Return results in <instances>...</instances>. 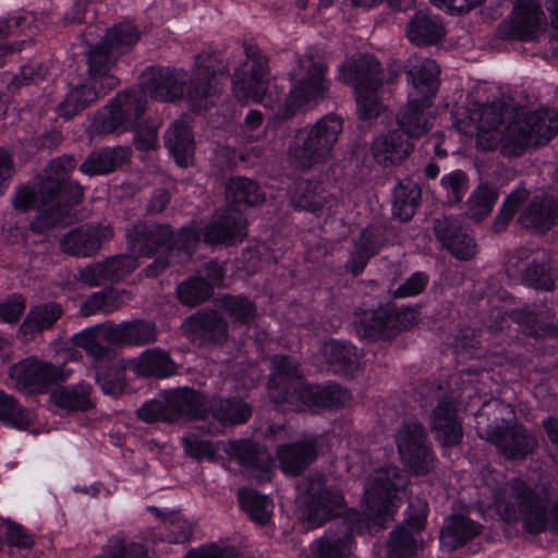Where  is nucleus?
I'll use <instances>...</instances> for the list:
<instances>
[{"mask_svg":"<svg viewBox=\"0 0 558 558\" xmlns=\"http://www.w3.org/2000/svg\"><path fill=\"white\" fill-rule=\"evenodd\" d=\"M405 483V476L397 466L374 471L365 484L367 511L360 513L351 510L330 525L313 545L317 558H347L351 554L355 533H362L365 529L376 533L384 529L395 511V495Z\"/></svg>","mask_w":558,"mask_h":558,"instance_id":"nucleus-1","label":"nucleus"},{"mask_svg":"<svg viewBox=\"0 0 558 558\" xmlns=\"http://www.w3.org/2000/svg\"><path fill=\"white\" fill-rule=\"evenodd\" d=\"M482 494L501 520L522 523L523 530L536 535L549 526L558 525V504L548 493L522 477L507 480L500 472L487 471L483 475Z\"/></svg>","mask_w":558,"mask_h":558,"instance_id":"nucleus-2","label":"nucleus"},{"mask_svg":"<svg viewBox=\"0 0 558 558\" xmlns=\"http://www.w3.org/2000/svg\"><path fill=\"white\" fill-rule=\"evenodd\" d=\"M229 74V65L217 52L195 57L192 74L183 69L151 66L141 76L145 93L160 101H178L185 97L194 108L221 92L217 76Z\"/></svg>","mask_w":558,"mask_h":558,"instance_id":"nucleus-3","label":"nucleus"},{"mask_svg":"<svg viewBox=\"0 0 558 558\" xmlns=\"http://www.w3.org/2000/svg\"><path fill=\"white\" fill-rule=\"evenodd\" d=\"M270 399L294 411L342 407L351 398L350 392L338 385L325 387L306 383L300 364L289 355H274L268 380Z\"/></svg>","mask_w":558,"mask_h":558,"instance_id":"nucleus-4","label":"nucleus"},{"mask_svg":"<svg viewBox=\"0 0 558 558\" xmlns=\"http://www.w3.org/2000/svg\"><path fill=\"white\" fill-rule=\"evenodd\" d=\"M342 129V119L333 113L320 118L314 124L298 129L288 147L289 163L300 171L326 163Z\"/></svg>","mask_w":558,"mask_h":558,"instance_id":"nucleus-5","label":"nucleus"},{"mask_svg":"<svg viewBox=\"0 0 558 558\" xmlns=\"http://www.w3.org/2000/svg\"><path fill=\"white\" fill-rule=\"evenodd\" d=\"M326 71V64L313 54L296 57L295 66L289 72L294 84L284 100V118L293 117L299 109L326 96L329 89Z\"/></svg>","mask_w":558,"mask_h":558,"instance_id":"nucleus-6","label":"nucleus"},{"mask_svg":"<svg viewBox=\"0 0 558 558\" xmlns=\"http://www.w3.org/2000/svg\"><path fill=\"white\" fill-rule=\"evenodd\" d=\"M558 133V113L554 110L518 111L507 132L512 144L508 155L519 156L529 146L549 142Z\"/></svg>","mask_w":558,"mask_h":558,"instance_id":"nucleus-7","label":"nucleus"},{"mask_svg":"<svg viewBox=\"0 0 558 558\" xmlns=\"http://www.w3.org/2000/svg\"><path fill=\"white\" fill-rule=\"evenodd\" d=\"M307 501L301 519L306 529H316L332 518L339 517L345 500L341 488L327 483L325 476L316 474L307 478Z\"/></svg>","mask_w":558,"mask_h":558,"instance_id":"nucleus-8","label":"nucleus"},{"mask_svg":"<svg viewBox=\"0 0 558 558\" xmlns=\"http://www.w3.org/2000/svg\"><path fill=\"white\" fill-rule=\"evenodd\" d=\"M146 102L147 94L143 87L140 90L121 92L105 108L107 113L100 112L95 117L94 125L101 133L126 131L135 126L143 117Z\"/></svg>","mask_w":558,"mask_h":558,"instance_id":"nucleus-9","label":"nucleus"},{"mask_svg":"<svg viewBox=\"0 0 558 558\" xmlns=\"http://www.w3.org/2000/svg\"><path fill=\"white\" fill-rule=\"evenodd\" d=\"M354 315L359 336L371 341L391 339L408 327V316L414 318V312L400 311L390 304L376 310H359Z\"/></svg>","mask_w":558,"mask_h":558,"instance_id":"nucleus-10","label":"nucleus"},{"mask_svg":"<svg viewBox=\"0 0 558 558\" xmlns=\"http://www.w3.org/2000/svg\"><path fill=\"white\" fill-rule=\"evenodd\" d=\"M246 58L252 61L247 71H235L233 92L240 100L262 101L269 76L268 58L252 44L244 46Z\"/></svg>","mask_w":558,"mask_h":558,"instance_id":"nucleus-11","label":"nucleus"},{"mask_svg":"<svg viewBox=\"0 0 558 558\" xmlns=\"http://www.w3.org/2000/svg\"><path fill=\"white\" fill-rule=\"evenodd\" d=\"M397 446L403 462L415 473L428 472L433 454L424 426L417 422L402 425L397 435Z\"/></svg>","mask_w":558,"mask_h":558,"instance_id":"nucleus-12","label":"nucleus"},{"mask_svg":"<svg viewBox=\"0 0 558 558\" xmlns=\"http://www.w3.org/2000/svg\"><path fill=\"white\" fill-rule=\"evenodd\" d=\"M208 420L198 425L205 433L217 435L225 427L244 424L252 416V407L239 397H213L207 400Z\"/></svg>","mask_w":558,"mask_h":558,"instance_id":"nucleus-13","label":"nucleus"},{"mask_svg":"<svg viewBox=\"0 0 558 558\" xmlns=\"http://www.w3.org/2000/svg\"><path fill=\"white\" fill-rule=\"evenodd\" d=\"M16 388L29 393L43 392L49 385L65 380L63 371L52 364L27 357L10 367Z\"/></svg>","mask_w":558,"mask_h":558,"instance_id":"nucleus-14","label":"nucleus"},{"mask_svg":"<svg viewBox=\"0 0 558 558\" xmlns=\"http://www.w3.org/2000/svg\"><path fill=\"white\" fill-rule=\"evenodd\" d=\"M113 238L110 225H85L66 232L60 246L62 252L75 257H93L101 248V245Z\"/></svg>","mask_w":558,"mask_h":558,"instance_id":"nucleus-15","label":"nucleus"},{"mask_svg":"<svg viewBox=\"0 0 558 558\" xmlns=\"http://www.w3.org/2000/svg\"><path fill=\"white\" fill-rule=\"evenodd\" d=\"M129 251L137 256H151L172 243L173 233L168 225L137 221L125 230Z\"/></svg>","mask_w":558,"mask_h":558,"instance_id":"nucleus-16","label":"nucleus"},{"mask_svg":"<svg viewBox=\"0 0 558 558\" xmlns=\"http://www.w3.org/2000/svg\"><path fill=\"white\" fill-rule=\"evenodd\" d=\"M119 84V78L107 77L102 85H100L87 77L84 83L70 88L64 99L58 105L57 112L61 118L71 119L105 97L109 92L117 88Z\"/></svg>","mask_w":558,"mask_h":558,"instance_id":"nucleus-17","label":"nucleus"},{"mask_svg":"<svg viewBox=\"0 0 558 558\" xmlns=\"http://www.w3.org/2000/svg\"><path fill=\"white\" fill-rule=\"evenodd\" d=\"M543 12L535 0H518L511 15L498 28L502 38L532 40L541 25Z\"/></svg>","mask_w":558,"mask_h":558,"instance_id":"nucleus-18","label":"nucleus"},{"mask_svg":"<svg viewBox=\"0 0 558 558\" xmlns=\"http://www.w3.org/2000/svg\"><path fill=\"white\" fill-rule=\"evenodd\" d=\"M201 234L209 244L235 245L247 235V219L241 211H225L215 215Z\"/></svg>","mask_w":558,"mask_h":558,"instance_id":"nucleus-19","label":"nucleus"},{"mask_svg":"<svg viewBox=\"0 0 558 558\" xmlns=\"http://www.w3.org/2000/svg\"><path fill=\"white\" fill-rule=\"evenodd\" d=\"M340 80L355 90L377 92L383 85L380 63L374 56H355L340 68Z\"/></svg>","mask_w":558,"mask_h":558,"instance_id":"nucleus-20","label":"nucleus"},{"mask_svg":"<svg viewBox=\"0 0 558 558\" xmlns=\"http://www.w3.org/2000/svg\"><path fill=\"white\" fill-rule=\"evenodd\" d=\"M420 511L405 520V525L398 526L390 533L387 558H413L417 547L420 532L425 523L426 504L418 501Z\"/></svg>","mask_w":558,"mask_h":558,"instance_id":"nucleus-21","label":"nucleus"},{"mask_svg":"<svg viewBox=\"0 0 558 558\" xmlns=\"http://www.w3.org/2000/svg\"><path fill=\"white\" fill-rule=\"evenodd\" d=\"M225 452L238 461L259 482L270 480L271 458L259 445L248 440L229 441Z\"/></svg>","mask_w":558,"mask_h":558,"instance_id":"nucleus-22","label":"nucleus"},{"mask_svg":"<svg viewBox=\"0 0 558 558\" xmlns=\"http://www.w3.org/2000/svg\"><path fill=\"white\" fill-rule=\"evenodd\" d=\"M184 329L191 341L198 345L222 342L228 336L227 322L215 311L193 315L185 323Z\"/></svg>","mask_w":558,"mask_h":558,"instance_id":"nucleus-23","label":"nucleus"},{"mask_svg":"<svg viewBox=\"0 0 558 558\" xmlns=\"http://www.w3.org/2000/svg\"><path fill=\"white\" fill-rule=\"evenodd\" d=\"M172 422L181 416H189L201 421V424L208 420L207 400L198 391L183 387L165 391Z\"/></svg>","mask_w":558,"mask_h":558,"instance_id":"nucleus-24","label":"nucleus"},{"mask_svg":"<svg viewBox=\"0 0 558 558\" xmlns=\"http://www.w3.org/2000/svg\"><path fill=\"white\" fill-rule=\"evenodd\" d=\"M518 110L512 106L494 102L483 107L478 117V130L486 133H494L492 136L495 141H500L502 150L508 155V150L512 148V144L507 141V132L510 123L517 119Z\"/></svg>","mask_w":558,"mask_h":558,"instance_id":"nucleus-25","label":"nucleus"},{"mask_svg":"<svg viewBox=\"0 0 558 558\" xmlns=\"http://www.w3.org/2000/svg\"><path fill=\"white\" fill-rule=\"evenodd\" d=\"M414 144L400 130H393L378 136L372 145V153L377 163L388 167L400 165L413 151Z\"/></svg>","mask_w":558,"mask_h":558,"instance_id":"nucleus-26","label":"nucleus"},{"mask_svg":"<svg viewBox=\"0 0 558 558\" xmlns=\"http://www.w3.org/2000/svg\"><path fill=\"white\" fill-rule=\"evenodd\" d=\"M317 442L318 437L312 436L280 446L277 456L281 470L289 475H299L316 459Z\"/></svg>","mask_w":558,"mask_h":558,"instance_id":"nucleus-27","label":"nucleus"},{"mask_svg":"<svg viewBox=\"0 0 558 558\" xmlns=\"http://www.w3.org/2000/svg\"><path fill=\"white\" fill-rule=\"evenodd\" d=\"M430 105L429 100L425 101V99H418L411 95L408 105L397 114L398 130L409 136L411 141L427 133L432 117L426 109Z\"/></svg>","mask_w":558,"mask_h":558,"instance_id":"nucleus-28","label":"nucleus"},{"mask_svg":"<svg viewBox=\"0 0 558 558\" xmlns=\"http://www.w3.org/2000/svg\"><path fill=\"white\" fill-rule=\"evenodd\" d=\"M432 430L436 439L445 447L460 444L463 432L456 409L450 402H440L433 411Z\"/></svg>","mask_w":558,"mask_h":558,"instance_id":"nucleus-29","label":"nucleus"},{"mask_svg":"<svg viewBox=\"0 0 558 558\" xmlns=\"http://www.w3.org/2000/svg\"><path fill=\"white\" fill-rule=\"evenodd\" d=\"M494 445L507 459L523 460L536 449L538 442L523 426L515 425L511 428L507 426Z\"/></svg>","mask_w":558,"mask_h":558,"instance_id":"nucleus-30","label":"nucleus"},{"mask_svg":"<svg viewBox=\"0 0 558 558\" xmlns=\"http://www.w3.org/2000/svg\"><path fill=\"white\" fill-rule=\"evenodd\" d=\"M113 330V323L107 322L75 333L71 341L94 359L100 360L108 353L109 345H116Z\"/></svg>","mask_w":558,"mask_h":558,"instance_id":"nucleus-31","label":"nucleus"},{"mask_svg":"<svg viewBox=\"0 0 558 558\" xmlns=\"http://www.w3.org/2000/svg\"><path fill=\"white\" fill-rule=\"evenodd\" d=\"M63 313V306L58 302L51 301L34 305L26 314L19 332L23 337L33 338L45 330L51 329Z\"/></svg>","mask_w":558,"mask_h":558,"instance_id":"nucleus-32","label":"nucleus"},{"mask_svg":"<svg viewBox=\"0 0 558 558\" xmlns=\"http://www.w3.org/2000/svg\"><path fill=\"white\" fill-rule=\"evenodd\" d=\"M407 73L415 89L414 97L430 101L439 87L440 69L436 61L432 59L412 61Z\"/></svg>","mask_w":558,"mask_h":558,"instance_id":"nucleus-33","label":"nucleus"},{"mask_svg":"<svg viewBox=\"0 0 558 558\" xmlns=\"http://www.w3.org/2000/svg\"><path fill=\"white\" fill-rule=\"evenodd\" d=\"M507 405L499 400L485 402L475 414V429L477 435L490 444L498 440L506 426L504 413Z\"/></svg>","mask_w":558,"mask_h":558,"instance_id":"nucleus-34","label":"nucleus"},{"mask_svg":"<svg viewBox=\"0 0 558 558\" xmlns=\"http://www.w3.org/2000/svg\"><path fill=\"white\" fill-rule=\"evenodd\" d=\"M129 156L130 150L122 146L95 149L80 166V171L90 177L106 174L124 163Z\"/></svg>","mask_w":558,"mask_h":558,"instance_id":"nucleus-35","label":"nucleus"},{"mask_svg":"<svg viewBox=\"0 0 558 558\" xmlns=\"http://www.w3.org/2000/svg\"><path fill=\"white\" fill-rule=\"evenodd\" d=\"M481 532V525L463 514H457L445 521L440 531L441 546L454 550L473 539Z\"/></svg>","mask_w":558,"mask_h":558,"instance_id":"nucleus-36","label":"nucleus"},{"mask_svg":"<svg viewBox=\"0 0 558 558\" xmlns=\"http://www.w3.org/2000/svg\"><path fill=\"white\" fill-rule=\"evenodd\" d=\"M323 355L333 373L353 374L360 365L356 348L347 341L330 340L323 347Z\"/></svg>","mask_w":558,"mask_h":558,"instance_id":"nucleus-37","label":"nucleus"},{"mask_svg":"<svg viewBox=\"0 0 558 558\" xmlns=\"http://www.w3.org/2000/svg\"><path fill=\"white\" fill-rule=\"evenodd\" d=\"M165 144L178 165L186 167L194 156V138L189 125L182 121H174L165 134Z\"/></svg>","mask_w":558,"mask_h":558,"instance_id":"nucleus-38","label":"nucleus"},{"mask_svg":"<svg viewBox=\"0 0 558 558\" xmlns=\"http://www.w3.org/2000/svg\"><path fill=\"white\" fill-rule=\"evenodd\" d=\"M116 345H146L157 340V327L154 323L136 319L113 324Z\"/></svg>","mask_w":558,"mask_h":558,"instance_id":"nucleus-39","label":"nucleus"},{"mask_svg":"<svg viewBox=\"0 0 558 558\" xmlns=\"http://www.w3.org/2000/svg\"><path fill=\"white\" fill-rule=\"evenodd\" d=\"M407 34L416 46H428L445 35V28L438 17L420 11L409 22Z\"/></svg>","mask_w":558,"mask_h":558,"instance_id":"nucleus-40","label":"nucleus"},{"mask_svg":"<svg viewBox=\"0 0 558 558\" xmlns=\"http://www.w3.org/2000/svg\"><path fill=\"white\" fill-rule=\"evenodd\" d=\"M226 201L229 206L257 207L265 202V193L247 178H233L226 185ZM233 209V208H230Z\"/></svg>","mask_w":558,"mask_h":558,"instance_id":"nucleus-41","label":"nucleus"},{"mask_svg":"<svg viewBox=\"0 0 558 558\" xmlns=\"http://www.w3.org/2000/svg\"><path fill=\"white\" fill-rule=\"evenodd\" d=\"M118 58L119 52L112 50L102 40L95 45L87 54L88 78L100 85L107 77L118 78L111 73Z\"/></svg>","mask_w":558,"mask_h":558,"instance_id":"nucleus-42","label":"nucleus"},{"mask_svg":"<svg viewBox=\"0 0 558 558\" xmlns=\"http://www.w3.org/2000/svg\"><path fill=\"white\" fill-rule=\"evenodd\" d=\"M76 167V160L73 156L64 155L51 160L39 180L43 192L56 198L58 189L69 180V172Z\"/></svg>","mask_w":558,"mask_h":558,"instance_id":"nucleus-43","label":"nucleus"},{"mask_svg":"<svg viewBox=\"0 0 558 558\" xmlns=\"http://www.w3.org/2000/svg\"><path fill=\"white\" fill-rule=\"evenodd\" d=\"M12 203L15 209H54V197L46 195L39 182L19 186Z\"/></svg>","mask_w":558,"mask_h":558,"instance_id":"nucleus-44","label":"nucleus"},{"mask_svg":"<svg viewBox=\"0 0 558 558\" xmlns=\"http://www.w3.org/2000/svg\"><path fill=\"white\" fill-rule=\"evenodd\" d=\"M239 500L242 509L258 524H266L272 513V501L265 495L258 494L254 489H241Z\"/></svg>","mask_w":558,"mask_h":558,"instance_id":"nucleus-45","label":"nucleus"},{"mask_svg":"<svg viewBox=\"0 0 558 558\" xmlns=\"http://www.w3.org/2000/svg\"><path fill=\"white\" fill-rule=\"evenodd\" d=\"M136 369L143 376L167 377L173 372V363L165 351L151 349L140 355Z\"/></svg>","mask_w":558,"mask_h":558,"instance_id":"nucleus-46","label":"nucleus"},{"mask_svg":"<svg viewBox=\"0 0 558 558\" xmlns=\"http://www.w3.org/2000/svg\"><path fill=\"white\" fill-rule=\"evenodd\" d=\"M32 418V413L21 407L13 396L0 390V422L14 428L25 429Z\"/></svg>","mask_w":558,"mask_h":558,"instance_id":"nucleus-47","label":"nucleus"},{"mask_svg":"<svg viewBox=\"0 0 558 558\" xmlns=\"http://www.w3.org/2000/svg\"><path fill=\"white\" fill-rule=\"evenodd\" d=\"M177 293L181 303L193 307L207 301L213 294V288L203 277L195 276L183 281Z\"/></svg>","mask_w":558,"mask_h":558,"instance_id":"nucleus-48","label":"nucleus"},{"mask_svg":"<svg viewBox=\"0 0 558 558\" xmlns=\"http://www.w3.org/2000/svg\"><path fill=\"white\" fill-rule=\"evenodd\" d=\"M89 393V386L80 385L74 387H68L59 391H54L52 393V400L59 408L65 410L86 411L92 407Z\"/></svg>","mask_w":558,"mask_h":558,"instance_id":"nucleus-49","label":"nucleus"},{"mask_svg":"<svg viewBox=\"0 0 558 558\" xmlns=\"http://www.w3.org/2000/svg\"><path fill=\"white\" fill-rule=\"evenodd\" d=\"M51 65L49 62H33L21 66L20 72L13 76L8 85L9 90L15 92L16 89L28 86L31 84H39L50 76Z\"/></svg>","mask_w":558,"mask_h":558,"instance_id":"nucleus-50","label":"nucleus"},{"mask_svg":"<svg viewBox=\"0 0 558 558\" xmlns=\"http://www.w3.org/2000/svg\"><path fill=\"white\" fill-rule=\"evenodd\" d=\"M220 307L235 322L248 325L255 319V305L241 295H226L219 300Z\"/></svg>","mask_w":558,"mask_h":558,"instance_id":"nucleus-51","label":"nucleus"},{"mask_svg":"<svg viewBox=\"0 0 558 558\" xmlns=\"http://www.w3.org/2000/svg\"><path fill=\"white\" fill-rule=\"evenodd\" d=\"M138 37V31L134 25L121 23L109 29L101 40L120 56L124 49L132 47Z\"/></svg>","mask_w":558,"mask_h":558,"instance_id":"nucleus-52","label":"nucleus"},{"mask_svg":"<svg viewBox=\"0 0 558 558\" xmlns=\"http://www.w3.org/2000/svg\"><path fill=\"white\" fill-rule=\"evenodd\" d=\"M558 211H520L518 225L532 232L544 233L557 223Z\"/></svg>","mask_w":558,"mask_h":558,"instance_id":"nucleus-53","label":"nucleus"},{"mask_svg":"<svg viewBox=\"0 0 558 558\" xmlns=\"http://www.w3.org/2000/svg\"><path fill=\"white\" fill-rule=\"evenodd\" d=\"M524 280L536 289L549 291L555 287L556 275L547 262H532L527 265Z\"/></svg>","mask_w":558,"mask_h":558,"instance_id":"nucleus-54","label":"nucleus"},{"mask_svg":"<svg viewBox=\"0 0 558 558\" xmlns=\"http://www.w3.org/2000/svg\"><path fill=\"white\" fill-rule=\"evenodd\" d=\"M137 255L130 253L110 256L105 259L108 276L111 283L118 282L132 274L138 267Z\"/></svg>","mask_w":558,"mask_h":558,"instance_id":"nucleus-55","label":"nucleus"},{"mask_svg":"<svg viewBox=\"0 0 558 558\" xmlns=\"http://www.w3.org/2000/svg\"><path fill=\"white\" fill-rule=\"evenodd\" d=\"M191 258V253L185 247L169 246L165 254L158 256L144 271L149 278H156L172 263H183Z\"/></svg>","mask_w":558,"mask_h":558,"instance_id":"nucleus-56","label":"nucleus"},{"mask_svg":"<svg viewBox=\"0 0 558 558\" xmlns=\"http://www.w3.org/2000/svg\"><path fill=\"white\" fill-rule=\"evenodd\" d=\"M137 416L146 423L168 422L172 423L169 407L165 392L159 395L158 398L144 403L137 410Z\"/></svg>","mask_w":558,"mask_h":558,"instance_id":"nucleus-57","label":"nucleus"},{"mask_svg":"<svg viewBox=\"0 0 558 558\" xmlns=\"http://www.w3.org/2000/svg\"><path fill=\"white\" fill-rule=\"evenodd\" d=\"M422 192L420 186L411 180L401 181L393 190V208L417 207Z\"/></svg>","mask_w":558,"mask_h":558,"instance_id":"nucleus-58","label":"nucleus"},{"mask_svg":"<svg viewBox=\"0 0 558 558\" xmlns=\"http://www.w3.org/2000/svg\"><path fill=\"white\" fill-rule=\"evenodd\" d=\"M290 201L295 209H323L320 197L311 190V184L307 181L294 185L291 190Z\"/></svg>","mask_w":558,"mask_h":558,"instance_id":"nucleus-59","label":"nucleus"},{"mask_svg":"<svg viewBox=\"0 0 558 558\" xmlns=\"http://www.w3.org/2000/svg\"><path fill=\"white\" fill-rule=\"evenodd\" d=\"M434 233L441 245H444L457 239L459 235L466 233V231L452 215H441L440 218L435 219Z\"/></svg>","mask_w":558,"mask_h":558,"instance_id":"nucleus-60","label":"nucleus"},{"mask_svg":"<svg viewBox=\"0 0 558 558\" xmlns=\"http://www.w3.org/2000/svg\"><path fill=\"white\" fill-rule=\"evenodd\" d=\"M69 211H37L31 221V229L44 233L50 229L66 226L70 222Z\"/></svg>","mask_w":558,"mask_h":558,"instance_id":"nucleus-61","label":"nucleus"},{"mask_svg":"<svg viewBox=\"0 0 558 558\" xmlns=\"http://www.w3.org/2000/svg\"><path fill=\"white\" fill-rule=\"evenodd\" d=\"M466 175L463 171L457 170L441 179V185L447 191V204L452 206L460 202L466 191Z\"/></svg>","mask_w":558,"mask_h":558,"instance_id":"nucleus-62","label":"nucleus"},{"mask_svg":"<svg viewBox=\"0 0 558 558\" xmlns=\"http://www.w3.org/2000/svg\"><path fill=\"white\" fill-rule=\"evenodd\" d=\"M163 522L169 532V542L175 544H183L191 539L193 527L192 524L184 518L172 513L167 515Z\"/></svg>","mask_w":558,"mask_h":558,"instance_id":"nucleus-63","label":"nucleus"},{"mask_svg":"<svg viewBox=\"0 0 558 558\" xmlns=\"http://www.w3.org/2000/svg\"><path fill=\"white\" fill-rule=\"evenodd\" d=\"M105 260L89 264L78 270L75 280L87 287H99L110 282Z\"/></svg>","mask_w":558,"mask_h":558,"instance_id":"nucleus-64","label":"nucleus"}]
</instances>
